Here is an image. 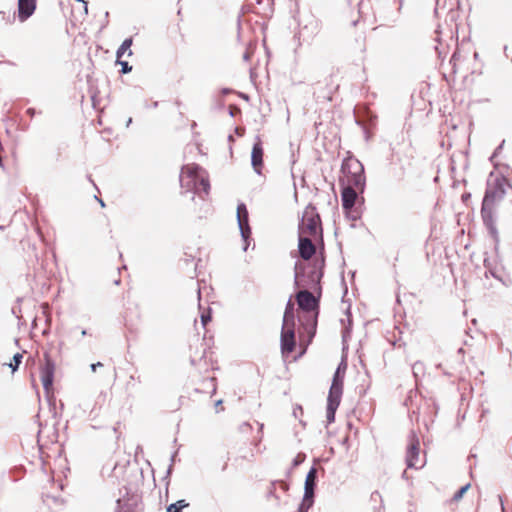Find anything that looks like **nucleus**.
Segmentation results:
<instances>
[{
    "label": "nucleus",
    "mask_w": 512,
    "mask_h": 512,
    "mask_svg": "<svg viewBox=\"0 0 512 512\" xmlns=\"http://www.w3.org/2000/svg\"><path fill=\"white\" fill-rule=\"evenodd\" d=\"M324 267L323 254L316 256L312 263L296 261L294 265V285L302 288L295 294V299L303 314L299 321L308 335V344L312 342L317 330Z\"/></svg>",
    "instance_id": "f257e3e1"
},
{
    "label": "nucleus",
    "mask_w": 512,
    "mask_h": 512,
    "mask_svg": "<svg viewBox=\"0 0 512 512\" xmlns=\"http://www.w3.org/2000/svg\"><path fill=\"white\" fill-rule=\"evenodd\" d=\"M182 193L191 192L193 195H208L210 191V182L207 172L199 165H185L181 169L179 176ZM194 196H192V199Z\"/></svg>",
    "instance_id": "f03ea898"
},
{
    "label": "nucleus",
    "mask_w": 512,
    "mask_h": 512,
    "mask_svg": "<svg viewBox=\"0 0 512 512\" xmlns=\"http://www.w3.org/2000/svg\"><path fill=\"white\" fill-rule=\"evenodd\" d=\"M298 234H308L315 240H319L321 243V251L319 252L318 256H320L321 254L324 255L323 229L321 218L319 213L317 212L316 207L312 203L306 206L302 214V217L298 225Z\"/></svg>",
    "instance_id": "7ed1b4c3"
},
{
    "label": "nucleus",
    "mask_w": 512,
    "mask_h": 512,
    "mask_svg": "<svg viewBox=\"0 0 512 512\" xmlns=\"http://www.w3.org/2000/svg\"><path fill=\"white\" fill-rule=\"evenodd\" d=\"M341 172L345 180L341 181V186H350L352 189L363 193L366 186V178L363 164L353 155H349L343 159Z\"/></svg>",
    "instance_id": "20e7f679"
},
{
    "label": "nucleus",
    "mask_w": 512,
    "mask_h": 512,
    "mask_svg": "<svg viewBox=\"0 0 512 512\" xmlns=\"http://www.w3.org/2000/svg\"><path fill=\"white\" fill-rule=\"evenodd\" d=\"M493 173L490 174V177ZM506 186L511 187L509 180L503 175L496 176L493 180L491 178L487 181V187L482 200L485 206L494 207L496 202L501 201L506 195Z\"/></svg>",
    "instance_id": "39448f33"
},
{
    "label": "nucleus",
    "mask_w": 512,
    "mask_h": 512,
    "mask_svg": "<svg viewBox=\"0 0 512 512\" xmlns=\"http://www.w3.org/2000/svg\"><path fill=\"white\" fill-rule=\"evenodd\" d=\"M359 194L358 190L352 189L350 186L342 185L341 187V200L342 207L347 218L356 221L361 218V208L358 205Z\"/></svg>",
    "instance_id": "423d86ee"
},
{
    "label": "nucleus",
    "mask_w": 512,
    "mask_h": 512,
    "mask_svg": "<svg viewBox=\"0 0 512 512\" xmlns=\"http://www.w3.org/2000/svg\"><path fill=\"white\" fill-rule=\"evenodd\" d=\"M318 481V470L312 466L305 478L304 495L296 512H308L314 503V494Z\"/></svg>",
    "instance_id": "0eeeda50"
},
{
    "label": "nucleus",
    "mask_w": 512,
    "mask_h": 512,
    "mask_svg": "<svg viewBox=\"0 0 512 512\" xmlns=\"http://www.w3.org/2000/svg\"><path fill=\"white\" fill-rule=\"evenodd\" d=\"M120 496L116 499L115 512H139L141 505V496L136 491L126 487L119 490Z\"/></svg>",
    "instance_id": "6e6552de"
},
{
    "label": "nucleus",
    "mask_w": 512,
    "mask_h": 512,
    "mask_svg": "<svg viewBox=\"0 0 512 512\" xmlns=\"http://www.w3.org/2000/svg\"><path fill=\"white\" fill-rule=\"evenodd\" d=\"M236 217L240 235L244 243L243 251H247L251 241L252 231L249 224V212L243 202L237 205Z\"/></svg>",
    "instance_id": "1a4fd4ad"
},
{
    "label": "nucleus",
    "mask_w": 512,
    "mask_h": 512,
    "mask_svg": "<svg viewBox=\"0 0 512 512\" xmlns=\"http://www.w3.org/2000/svg\"><path fill=\"white\" fill-rule=\"evenodd\" d=\"M408 442L405 459L407 467L415 469L422 468L424 466V462L419 464L420 442L415 431H410L408 435Z\"/></svg>",
    "instance_id": "9d476101"
},
{
    "label": "nucleus",
    "mask_w": 512,
    "mask_h": 512,
    "mask_svg": "<svg viewBox=\"0 0 512 512\" xmlns=\"http://www.w3.org/2000/svg\"><path fill=\"white\" fill-rule=\"evenodd\" d=\"M481 217L483 220V224L488 230L489 235L493 239L494 242V250L498 253L500 238L499 233L496 227L495 219H494V207L481 205Z\"/></svg>",
    "instance_id": "9b49d317"
},
{
    "label": "nucleus",
    "mask_w": 512,
    "mask_h": 512,
    "mask_svg": "<svg viewBox=\"0 0 512 512\" xmlns=\"http://www.w3.org/2000/svg\"><path fill=\"white\" fill-rule=\"evenodd\" d=\"M341 388L335 382L333 387H330L327 397L326 419L327 423L331 424L335 421V414L341 402Z\"/></svg>",
    "instance_id": "f8f14e48"
},
{
    "label": "nucleus",
    "mask_w": 512,
    "mask_h": 512,
    "mask_svg": "<svg viewBox=\"0 0 512 512\" xmlns=\"http://www.w3.org/2000/svg\"><path fill=\"white\" fill-rule=\"evenodd\" d=\"M296 347L295 326L282 325L280 335V349L283 356L291 354Z\"/></svg>",
    "instance_id": "ddd939ff"
},
{
    "label": "nucleus",
    "mask_w": 512,
    "mask_h": 512,
    "mask_svg": "<svg viewBox=\"0 0 512 512\" xmlns=\"http://www.w3.org/2000/svg\"><path fill=\"white\" fill-rule=\"evenodd\" d=\"M54 372H55V363L52 359L46 356L45 364L41 367V382L43 385V389L45 394L49 396L53 389L54 383Z\"/></svg>",
    "instance_id": "4468645a"
},
{
    "label": "nucleus",
    "mask_w": 512,
    "mask_h": 512,
    "mask_svg": "<svg viewBox=\"0 0 512 512\" xmlns=\"http://www.w3.org/2000/svg\"><path fill=\"white\" fill-rule=\"evenodd\" d=\"M298 253L302 260L308 261L306 264L313 262L311 258L316 253V246L309 237L298 234Z\"/></svg>",
    "instance_id": "2eb2a0df"
},
{
    "label": "nucleus",
    "mask_w": 512,
    "mask_h": 512,
    "mask_svg": "<svg viewBox=\"0 0 512 512\" xmlns=\"http://www.w3.org/2000/svg\"><path fill=\"white\" fill-rule=\"evenodd\" d=\"M263 155H264V150L262 147V143H261L259 137H257V141L253 144L252 151H251V165H252L254 171L258 175L261 174V171H262V168L264 165Z\"/></svg>",
    "instance_id": "dca6fc26"
},
{
    "label": "nucleus",
    "mask_w": 512,
    "mask_h": 512,
    "mask_svg": "<svg viewBox=\"0 0 512 512\" xmlns=\"http://www.w3.org/2000/svg\"><path fill=\"white\" fill-rule=\"evenodd\" d=\"M36 10V0H18V18L21 22L30 18Z\"/></svg>",
    "instance_id": "f3484780"
},
{
    "label": "nucleus",
    "mask_w": 512,
    "mask_h": 512,
    "mask_svg": "<svg viewBox=\"0 0 512 512\" xmlns=\"http://www.w3.org/2000/svg\"><path fill=\"white\" fill-rule=\"evenodd\" d=\"M282 325L295 326V309L294 303L292 302V297H290L286 303Z\"/></svg>",
    "instance_id": "a211bd4d"
},
{
    "label": "nucleus",
    "mask_w": 512,
    "mask_h": 512,
    "mask_svg": "<svg viewBox=\"0 0 512 512\" xmlns=\"http://www.w3.org/2000/svg\"><path fill=\"white\" fill-rule=\"evenodd\" d=\"M346 368H347L346 362L341 361V363L338 365V367L333 375L332 384L330 386V387H333L335 382H337L341 388V395L343 394L344 374H345Z\"/></svg>",
    "instance_id": "6ab92c4d"
},
{
    "label": "nucleus",
    "mask_w": 512,
    "mask_h": 512,
    "mask_svg": "<svg viewBox=\"0 0 512 512\" xmlns=\"http://www.w3.org/2000/svg\"><path fill=\"white\" fill-rule=\"evenodd\" d=\"M133 44V39L131 37L126 38L120 47L116 51V58L119 60L123 57V55L128 51V56L132 55L131 46Z\"/></svg>",
    "instance_id": "aec40b11"
},
{
    "label": "nucleus",
    "mask_w": 512,
    "mask_h": 512,
    "mask_svg": "<svg viewBox=\"0 0 512 512\" xmlns=\"http://www.w3.org/2000/svg\"><path fill=\"white\" fill-rule=\"evenodd\" d=\"M277 486H279L283 492H286L289 488L288 483L283 480L274 481L271 483V488L268 492L269 497H274L275 499L279 498V496L275 494Z\"/></svg>",
    "instance_id": "412c9836"
},
{
    "label": "nucleus",
    "mask_w": 512,
    "mask_h": 512,
    "mask_svg": "<svg viewBox=\"0 0 512 512\" xmlns=\"http://www.w3.org/2000/svg\"><path fill=\"white\" fill-rule=\"evenodd\" d=\"M188 506L189 503L186 502V500L181 499L167 506L166 512H182V510Z\"/></svg>",
    "instance_id": "4be33fe9"
},
{
    "label": "nucleus",
    "mask_w": 512,
    "mask_h": 512,
    "mask_svg": "<svg viewBox=\"0 0 512 512\" xmlns=\"http://www.w3.org/2000/svg\"><path fill=\"white\" fill-rule=\"evenodd\" d=\"M22 359L23 356L21 353L14 354L12 361L8 364V366L11 368L12 373L16 372L19 369Z\"/></svg>",
    "instance_id": "5701e85b"
},
{
    "label": "nucleus",
    "mask_w": 512,
    "mask_h": 512,
    "mask_svg": "<svg viewBox=\"0 0 512 512\" xmlns=\"http://www.w3.org/2000/svg\"><path fill=\"white\" fill-rule=\"evenodd\" d=\"M470 488V483L465 484L464 486L460 487L453 495L452 501H459L462 499L464 494L468 491Z\"/></svg>",
    "instance_id": "b1692460"
},
{
    "label": "nucleus",
    "mask_w": 512,
    "mask_h": 512,
    "mask_svg": "<svg viewBox=\"0 0 512 512\" xmlns=\"http://www.w3.org/2000/svg\"><path fill=\"white\" fill-rule=\"evenodd\" d=\"M306 459V454L304 452H299L294 459L292 460V468H296L301 465Z\"/></svg>",
    "instance_id": "393cba45"
},
{
    "label": "nucleus",
    "mask_w": 512,
    "mask_h": 512,
    "mask_svg": "<svg viewBox=\"0 0 512 512\" xmlns=\"http://www.w3.org/2000/svg\"><path fill=\"white\" fill-rule=\"evenodd\" d=\"M116 63L121 66L120 72L122 74H127L132 71V66L127 61H122L121 59L116 58Z\"/></svg>",
    "instance_id": "a878e982"
},
{
    "label": "nucleus",
    "mask_w": 512,
    "mask_h": 512,
    "mask_svg": "<svg viewBox=\"0 0 512 512\" xmlns=\"http://www.w3.org/2000/svg\"><path fill=\"white\" fill-rule=\"evenodd\" d=\"M212 101L214 109H222L224 107V101L220 96L215 95Z\"/></svg>",
    "instance_id": "bb28decb"
},
{
    "label": "nucleus",
    "mask_w": 512,
    "mask_h": 512,
    "mask_svg": "<svg viewBox=\"0 0 512 512\" xmlns=\"http://www.w3.org/2000/svg\"><path fill=\"white\" fill-rule=\"evenodd\" d=\"M492 501L499 505L501 512H506L503 498L500 495L494 496Z\"/></svg>",
    "instance_id": "cd10ccee"
},
{
    "label": "nucleus",
    "mask_w": 512,
    "mask_h": 512,
    "mask_svg": "<svg viewBox=\"0 0 512 512\" xmlns=\"http://www.w3.org/2000/svg\"><path fill=\"white\" fill-rule=\"evenodd\" d=\"M505 144V140H503L497 147L496 149L494 150L493 154L491 155L490 157V161L493 162L494 159L499 155V153L501 152V150L503 149V146Z\"/></svg>",
    "instance_id": "c85d7f7f"
},
{
    "label": "nucleus",
    "mask_w": 512,
    "mask_h": 512,
    "mask_svg": "<svg viewBox=\"0 0 512 512\" xmlns=\"http://www.w3.org/2000/svg\"><path fill=\"white\" fill-rule=\"evenodd\" d=\"M210 321H211V309H209L207 313H203L201 315V322H202L203 326H206V324Z\"/></svg>",
    "instance_id": "c756f323"
},
{
    "label": "nucleus",
    "mask_w": 512,
    "mask_h": 512,
    "mask_svg": "<svg viewBox=\"0 0 512 512\" xmlns=\"http://www.w3.org/2000/svg\"><path fill=\"white\" fill-rule=\"evenodd\" d=\"M241 113L240 108L237 105H230L229 106V115L231 117H235L237 114Z\"/></svg>",
    "instance_id": "7c9ffc66"
},
{
    "label": "nucleus",
    "mask_w": 512,
    "mask_h": 512,
    "mask_svg": "<svg viewBox=\"0 0 512 512\" xmlns=\"http://www.w3.org/2000/svg\"><path fill=\"white\" fill-rule=\"evenodd\" d=\"M370 498H371V501H373V502H375V503H376V502H381V501H382V500H381V495H380V493H379L378 491H374V492H372V494H371V497H370Z\"/></svg>",
    "instance_id": "2f4dec72"
},
{
    "label": "nucleus",
    "mask_w": 512,
    "mask_h": 512,
    "mask_svg": "<svg viewBox=\"0 0 512 512\" xmlns=\"http://www.w3.org/2000/svg\"><path fill=\"white\" fill-rule=\"evenodd\" d=\"M233 92V90L231 88H222L220 91H219V95L221 98L223 96H226L228 94H231Z\"/></svg>",
    "instance_id": "473e14b6"
},
{
    "label": "nucleus",
    "mask_w": 512,
    "mask_h": 512,
    "mask_svg": "<svg viewBox=\"0 0 512 512\" xmlns=\"http://www.w3.org/2000/svg\"><path fill=\"white\" fill-rule=\"evenodd\" d=\"M303 414V409L300 405H297L294 410H293V415L295 416V418H298L299 415H302Z\"/></svg>",
    "instance_id": "72a5a7b5"
},
{
    "label": "nucleus",
    "mask_w": 512,
    "mask_h": 512,
    "mask_svg": "<svg viewBox=\"0 0 512 512\" xmlns=\"http://www.w3.org/2000/svg\"><path fill=\"white\" fill-rule=\"evenodd\" d=\"M176 456H177V452H175L174 454H172L171 459H170L171 463H170V465H169V467H168V469H167V474H170V473H171V471H172V469H173V464H174L175 459H176Z\"/></svg>",
    "instance_id": "f704fd0d"
},
{
    "label": "nucleus",
    "mask_w": 512,
    "mask_h": 512,
    "mask_svg": "<svg viewBox=\"0 0 512 512\" xmlns=\"http://www.w3.org/2000/svg\"><path fill=\"white\" fill-rule=\"evenodd\" d=\"M421 368H422V363L416 362L413 364L412 370H413V373L415 376L417 375V372L420 371Z\"/></svg>",
    "instance_id": "c9c22d12"
},
{
    "label": "nucleus",
    "mask_w": 512,
    "mask_h": 512,
    "mask_svg": "<svg viewBox=\"0 0 512 512\" xmlns=\"http://www.w3.org/2000/svg\"><path fill=\"white\" fill-rule=\"evenodd\" d=\"M484 266H485V268H487L489 270L490 274L493 277H497L496 274L490 269L489 260L487 258L484 259Z\"/></svg>",
    "instance_id": "e433bc0d"
},
{
    "label": "nucleus",
    "mask_w": 512,
    "mask_h": 512,
    "mask_svg": "<svg viewBox=\"0 0 512 512\" xmlns=\"http://www.w3.org/2000/svg\"><path fill=\"white\" fill-rule=\"evenodd\" d=\"M102 366H103V363H101V362H96V363H92V364L90 365V368H91V371H92V372H95V371H96V369H97L98 367H102Z\"/></svg>",
    "instance_id": "4c0bfd02"
},
{
    "label": "nucleus",
    "mask_w": 512,
    "mask_h": 512,
    "mask_svg": "<svg viewBox=\"0 0 512 512\" xmlns=\"http://www.w3.org/2000/svg\"><path fill=\"white\" fill-rule=\"evenodd\" d=\"M136 380H137L138 382H141L140 377L135 378V376H134V375H131V376L129 377V381L127 382V387H129V386H130L131 381H136Z\"/></svg>",
    "instance_id": "58836bf2"
},
{
    "label": "nucleus",
    "mask_w": 512,
    "mask_h": 512,
    "mask_svg": "<svg viewBox=\"0 0 512 512\" xmlns=\"http://www.w3.org/2000/svg\"><path fill=\"white\" fill-rule=\"evenodd\" d=\"M206 382L212 386L213 392H215L216 388H215V384H214V378H209L206 380Z\"/></svg>",
    "instance_id": "ea45409f"
},
{
    "label": "nucleus",
    "mask_w": 512,
    "mask_h": 512,
    "mask_svg": "<svg viewBox=\"0 0 512 512\" xmlns=\"http://www.w3.org/2000/svg\"><path fill=\"white\" fill-rule=\"evenodd\" d=\"M27 114L30 115L31 117H33L36 113L35 109L34 108H28L27 109Z\"/></svg>",
    "instance_id": "a19ab883"
},
{
    "label": "nucleus",
    "mask_w": 512,
    "mask_h": 512,
    "mask_svg": "<svg viewBox=\"0 0 512 512\" xmlns=\"http://www.w3.org/2000/svg\"><path fill=\"white\" fill-rule=\"evenodd\" d=\"M235 132H236L238 135H240V136H241V135H243V129H242V128H240V127H236V128H235Z\"/></svg>",
    "instance_id": "79ce46f5"
},
{
    "label": "nucleus",
    "mask_w": 512,
    "mask_h": 512,
    "mask_svg": "<svg viewBox=\"0 0 512 512\" xmlns=\"http://www.w3.org/2000/svg\"><path fill=\"white\" fill-rule=\"evenodd\" d=\"M77 2H82L84 4V9L85 11L87 12V9H88V5H87V2L85 0H76Z\"/></svg>",
    "instance_id": "37998d69"
},
{
    "label": "nucleus",
    "mask_w": 512,
    "mask_h": 512,
    "mask_svg": "<svg viewBox=\"0 0 512 512\" xmlns=\"http://www.w3.org/2000/svg\"><path fill=\"white\" fill-rule=\"evenodd\" d=\"M132 121H133V120H132V118H131V117H129V118L127 119V121H126V128H128V127L131 125Z\"/></svg>",
    "instance_id": "c03bdc74"
},
{
    "label": "nucleus",
    "mask_w": 512,
    "mask_h": 512,
    "mask_svg": "<svg viewBox=\"0 0 512 512\" xmlns=\"http://www.w3.org/2000/svg\"><path fill=\"white\" fill-rule=\"evenodd\" d=\"M97 199V201L99 202V204L102 206V207H105V203L102 199L98 198V197H95Z\"/></svg>",
    "instance_id": "a18cd8bd"
},
{
    "label": "nucleus",
    "mask_w": 512,
    "mask_h": 512,
    "mask_svg": "<svg viewBox=\"0 0 512 512\" xmlns=\"http://www.w3.org/2000/svg\"><path fill=\"white\" fill-rule=\"evenodd\" d=\"M456 56H457V54H456V53H454V54L452 55V57H451V59H450V63H453V62L456 60Z\"/></svg>",
    "instance_id": "49530a36"
},
{
    "label": "nucleus",
    "mask_w": 512,
    "mask_h": 512,
    "mask_svg": "<svg viewBox=\"0 0 512 512\" xmlns=\"http://www.w3.org/2000/svg\"><path fill=\"white\" fill-rule=\"evenodd\" d=\"M243 58H244V60L248 61V60H249V58H250L249 53H247V52H246V53L243 55Z\"/></svg>",
    "instance_id": "de8ad7c7"
},
{
    "label": "nucleus",
    "mask_w": 512,
    "mask_h": 512,
    "mask_svg": "<svg viewBox=\"0 0 512 512\" xmlns=\"http://www.w3.org/2000/svg\"><path fill=\"white\" fill-rule=\"evenodd\" d=\"M347 315H348V322H349V323H351V321H352V320H351V318H350V317H351V314H350L349 309L347 310Z\"/></svg>",
    "instance_id": "09e8293b"
},
{
    "label": "nucleus",
    "mask_w": 512,
    "mask_h": 512,
    "mask_svg": "<svg viewBox=\"0 0 512 512\" xmlns=\"http://www.w3.org/2000/svg\"><path fill=\"white\" fill-rule=\"evenodd\" d=\"M469 197H470V194H464V195L462 196L463 200H464V199H468Z\"/></svg>",
    "instance_id": "8fccbe9b"
},
{
    "label": "nucleus",
    "mask_w": 512,
    "mask_h": 512,
    "mask_svg": "<svg viewBox=\"0 0 512 512\" xmlns=\"http://www.w3.org/2000/svg\"><path fill=\"white\" fill-rule=\"evenodd\" d=\"M348 332H349V330L346 328L345 331L343 332V339H345L346 333H348Z\"/></svg>",
    "instance_id": "3c124183"
},
{
    "label": "nucleus",
    "mask_w": 512,
    "mask_h": 512,
    "mask_svg": "<svg viewBox=\"0 0 512 512\" xmlns=\"http://www.w3.org/2000/svg\"><path fill=\"white\" fill-rule=\"evenodd\" d=\"M233 140H234L233 136H232V135H229V136H228V141H229V142H232Z\"/></svg>",
    "instance_id": "603ef678"
},
{
    "label": "nucleus",
    "mask_w": 512,
    "mask_h": 512,
    "mask_svg": "<svg viewBox=\"0 0 512 512\" xmlns=\"http://www.w3.org/2000/svg\"><path fill=\"white\" fill-rule=\"evenodd\" d=\"M81 335H82V336L87 335V331H86L85 329H83V330L81 331Z\"/></svg>",
    "instance_id": "864d4df0"
},
{
    "label": "nucleus",
    "mask_w": 512,
    "mask_h": 512,
    "mask_svg": "<svg viewBox=\"0 0 512 512\" xmlns=\"http://www.w3.org/2000/svg\"><path fill=\"white\" fill-rule=\"evenodd\" d=\"M220 404H222V400H218V401H216V406H218V405H220Z\"/></svg>",
    "instance_id": "5fc2aeb1"
},
{
    "label": "nucleus",
    "mask_w": 512,
    "mask_h": 512,
    "mask_svg": "<svg viewBox=\"0 0 512 512\" xmlns=\"http://www.w3.org/2000/svg\"><path fill=\"white\" fill-rule=\"evenodd\" d=\"M158 106V102L153 103V107L156 108Z\"/></svg>",
    "instance_id": "6e6d98bb"
},
{
    "label": "nucleus",
    "mask_w": 512,
    "mask_h": 512,
    "mask_svg": "<svg viewBox=\"0 0 512 512\" xmlns=\"http://www.w3.org/2000/svg\"><path fill=\"white\" fill-rule=\"evenodd\" d=\"M119 283H120V280H119V279L115 281V284H116V285H118Z\"/></svg>",
    "instance_id": "4d7b16f0"
},
{
    "label": "nucleus",
    "mask_w": 512,
    "mask_h": 512,
    "mask_svg": "<svg viewBox=\"0 0 512 512\" xmlns=\"http://www.w3.org/2000/svg\"><path fill=\"white\" fill-rule=\"evenodd\" d=\"M0 166H2V160L0 159Z\"/></svg>",
    "instance_id": "13d9d810"
}]
</instances>
